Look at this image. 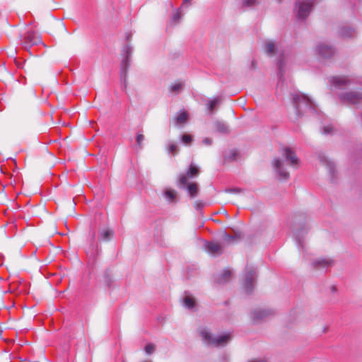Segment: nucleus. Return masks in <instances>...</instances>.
I'll list each match as a JSON object with an SVG mask.
<instances>
[{"label":"nucleus","mask_w":362,"mask_h":362,"mask_svg":"<svg viewBox=\"0 0 362 362\" xmlns=\"http://www.w3.org/2000/svg\"><path fill=\"white\" fill-rule=\"evenodd\" d=\"M293 103L298 117H301L305 112L311 115L317 112L315 103L306 95L297 92L293 95Z\"/></svg>","instance_id":"1"},{"label":"nucleus","mask_w":362,"mask_h":362,"mask_svg":"<svg viewBox=\"0 0 362 362\" xmlns=\"http://www.w3.org/2000/svg\"><path fill=\"white\" fill-rule=\"evenodd\" d=\"M200 335L203 341L209 346H224L230 340V334H223L219 336L213 335L206 327H202L199 329Z\"/></svg>","instance_id":"2"},{"label":"nucleus","mask_w":362,"mask_h":362,"mask_svg":"<svg viewBox=\"0 0 362 362\" xmlns=\"http://www.w3.org/2000/svg\"><path fill=\"white\" fill-rule=\"evenodd\" d=\"M133 48L129 45H126L122 49V61L121 62L120 78L123 88L127 86V71L130 65L129 58L132 54Z\"/></svg>","instance_id":"3"},{"label":"nucleus","mask_w":362,"mask_h":362,"mask_svg":"<svg viewBox=\"0 0 362 362\" xmlns=\"http://www.w3.org/2000/svg\"><path fill=\"white\" fill-rule=\"evenodd\" d=\"M313 2V0H298L296 3L295 13L298 19L304 20L310 15Z\"/></svg>","instance_id":"4"},{"label":"nucleus","mask_w":362,"mask_h":362,"mask_svg":"<svg viewBox=\"0 0 362 362\" xmlns=\"http://www.w3.org/2000/svg\"><path fill=\"white\" fill-rule=\"evenodd\" d=\"M257 274L255 269L252 266H247L244 273V288L247 293H251L255 286Z\"/></svg>","instance_id":"5"},{"label":"nucleus","mask_w":362,"mask_h":362,"mask_svg":"<svg viewBox=\"0 0 362 362\" xmlns=\"http://www.w3.org/2000/svg\"><path fill=\"white\" fill-rule=\"evenodd\" d=\"M315 52L322 58L329 59L334 54L335 48L326 42H320L317 45Z\"/></svg>","instance_id":"6"},{"label":"nucleus","mask_w":362,"mask_h":362,"mask_svg":"<svg viewBox=\"0 0 362 362\" xmlns=\"http://www.w3.org/2000/svg\"><path fill=\"white\" fill-rule=\"evenodd\" d=\"M312 265L315 269L324 271L332 267L334 261L330 258L319 257L313 261Z\"/></svg>","instance_id":"7"},{"label":"nucleus","mask_w":362,"mask_h":362,"mask_svg":"<svg viewBox=\"0 0 362 362\" xmlns=\"http://www.w3.org/2000/svg\"><path fill=\"white\" fill-rule=\"evenodd\" d=\"M179 185L180 187H185L186 186V189L189 193V194L192 197H194L197 195L198 188L196 183H189L187 184V178L185 175H181L179 177Z\"/></svg>","instance_id":"8"},{"label":"nucleus","mask_w":362,"mask_h":362,"mask_svg":"<svg viewBox=\"0 0 362 362\" xmlns=\"http://www.w3.org/2000/svg\"><path fill=\"white\" fill-rule=\"evenodd\" d=\"M323 162L328 171L330 182L332 184H337L338 181V172L334 162L328 158H325Z\"/></svg>","instance_id":"9"},{"label":"nucleus","mask_w":362,"mask_h":362,"mask_svg":"<svg viewBox=\"0 0 362 362\" xmlns=\"http://www.w3.org/2000/svg\"><path fill=\"white\" fill-rule=\"evenodd\" d=\"M273 166L280 180H286L288 178L289 174L284 168V160L274 159Z\"/></svg>","instance_id":"10"},{"label":"nucleus","mask_w":362,"mask_h":362,"mask_svg":"<svg viewBox=\"0 0 362 362\" xmlns=\"http://www.w3.org/2000/svg\"><path fill=\"white\" fill-rule=\"evenodd\" d=\"M283 156L287 163L291 166L296 168L298 166V158L296 157V153L291 148H285L283 150Z\"/></svg>","instance_id":"11"},{"label":"nucleus","mask_w":362,"mask_h":362,"mask_svg":"<svg viewBox=\"0 0 362 362\" xmlns=\"http://www.w3.org/2000/svg\"><path fill=\"white\" fill-rule=\"evenodd\" d=\"M206 250L212 255L221 254L222 252L221 245L218 243L207 242L205 243Z\"/></svg>","instance_id":"12"},{"label":"nucleus","mask_w":362,"mask_h":362,"mask_svg":"<svg viewBox=\"0 0 362 362\" xmlns=\"http://www.w3.org/2000/svg\"><path fill=\"white\" fill-rule=\"evenodd\" d=\"M361 98V94L358 92H349L344 97V100L354 104L359 103Z\"/></svg>","instance_id":"13"},{"label":"nucleus","mask_w":362,"mask_h":362,"mask_svg":"<svg viewBox=\"0 0 362 362\" xmlns=\"http://www.w3.org/2000/svg\"><path fill=\"white\" fill-rule=\"evenodd\" d=\"M231 271L228 269H224L219 275L216 277V281L219 284H223L230 280Z\"/></svg>","instance_id":"14"},{"label":"nucleus","mask_w":362,"mask_h":362,"mask_svg":"<svg viewBox=\"0 0 362 362\" xmlns=\"http://www.w3.org/2000/svg\"><path fill=\"white\" fill-rule=\"evenodd\" d=\"M188 119V115L185 111H180L175 117L176 125L184 124Z\"/></svg>","instance_id":"15"},{"label":"nucleus","mask_w":362,"mask_h":362,"mask_svg":"<svg viewBox=\"0 0 362 362\" xmlns=\"http://www.w3.org/2000/svg\"><path fill=\"white\" fill-rule=\"evenodd\" d=\"M26 42L31 45H37L40 42V39L35 33L33 32H28L26 36L25 37Z\"/></svg>","instance_id":"16"},{"label":"nucleus","mask_w":362,"mask_h":362,"mask_svg":"<svg viewBox=\"0 0 362 362\" xmlns=\"http://www.w3.org/2000/svg\"><path fill=\"white\" fill-rule=\"evenodd\" d=\"M163 195L168 202L171 203L175 201L177 197V192L170 189H167L164 191Z\"/></svg>","instance_id":"17"},{"label":"nucleus","mask_w":362,"mask_h":362,"mask_svg":"<svg viewBox=\"0 0 362 362\" xmlns=\"http://www.w3.org/2000/svg\"><path fill=\"white\" fill-rule=\"evenodd\" d=\"M330 88L331 90L337 93L338 90L339 89V76H332L329 78Z\"/></svg>","instance_id":"18"},{"label":"nucleus","mask_w":362,"mask_h":362,"mask_svg":"<svg viewBox=\"0 0 362 362\" xmlns=\"http://www.w3.org/2000/svg\"><path fill=\"white\" fill-rule=\"evenodd\" d=\"M113 234L112 230L109 228H103L100 232V239L103 241H107L110 239Z\"/></svg>","instance_id":"19"},{"label":"nucleus","mask_w":362,"mask_h":362,"mask_svg":"<svg viewBox=\"0 0 362 362\" xmlns=\"http://www.w3.org/2000/svg\"><path fill=\"white\" fill-rule=\"evenodd\" d=\"M268 315V312L265 310H255L252 313V318L254 320H262Z\"/></svg>","instance_id":"20"},{"label":"nucleus","mask_w":362,"mask_h":362,"mask_svg":"<svg viewBox=\"0 0 362 362\" xmlns=\"http://www.w3.org/2000/svg\"><path fill=\"white\" fill-rule=\"evenodd\" d=\"M264 49L267 54L272 56L276 52V47L273 42H265Z\"/></svg>","instance_id":"21"},{"label":"nucleus","mask_w":362,"mask_h":362,"mask_svg":"<svg viewBox=\"0 0 362 362\" xmlns=\"http://www.w3.org/2000/svg\"><path fill=\"white\" fill-rule=\"evenodd\" d=\"M335 131L332 124H325L321 129L322 134L325 136L332 135Z\"/></svg>","instance_id":"22"},{"label":"nucleus","mask_w":362,"mask_h":362,"mask_svg":"<svg viewBox=\"0 0 362 362\" xmlns=\"http://www.w3.org/2000/svg\"><path fill=\"white\" fill-rule=\"evenodd\" d=\"M194 299L190 296H186L183 300V305L188 308L192 309L194 306Z\"/></svg>","instance_id":"23"},{"label":"nucleus","mask_w":362,"mask_h":362,"mask_svg":"<svg viewBox=\"0 0 362 362\" xmlns=\"http://www.w3.org/2000/svg\"><path fill=\"white\" fill-rule=\"evenodd\" d=\"M184 86V83L182 81H176L170 86V90L172 93L175 94L178 93Z\"/></svg>","instance_id":"24"},{"label":"nucleus","mask_w":362,"mask_h":362,"mask_svg":"<svg viewBox=\"0 0 362 362\" xmlns=\"http://www.w3.org/2000/svg\"><path fill=\"white\" fill-rule=\"evenodd\" d=\"M220 100V97H217L212 100H210L207 103L208 110L209 111H212L214 109V107L219 103Z\"/></svg>","instance_id":"25"},{"label":"nucleus","mask_w":362,"mask_h":362,"mask_svg":"<svg viewBox=\"0 0 362 362\" xmlns=\"http://www.w3.org/2000/svg\"><path fill=\"white\" fill-rule=\"evenodd\" d=\"M199 173V170L198 168L195 166V165H191L189 166V168L187 173V177H193L194 176H197Z\"/></svg>","instance_id":"26"},{"label":"nucleus","mask_w":362,"mask_h":362,"mask_svg":"<svg viewBox=\"0 0 362 362\" xmlns=\"http://www.w3.org/2000/svg\"><path fill=\"white\" fill-rule=\"evenodd\" d=\"M215 127H216V130L219 132L225 133V132H227V131H228L227 126L223 122H216L215 123Z\"/></svg>","instance_id":"27"},{"label":"nucleus","mask_w":362,"mask_h":362,"mask_svg":"<svg viewBox=\"0 0 362 362\" xmlns=\"http://www.w3.org/2000/svg\"><path fill=\"white\" fill-rule=\"evenodd\" d=\"M258 4V0H243V6L245 7H254Z\"/></svg>","instance_id":"28"},{"label":"nucleus","mask_w":362,"mask_h":362,"mask_svg":"<svg viewBox=\"0 0 362 362\" xmlns=\"http://www.w3.org/2000/svg\"><path fill=\"white\" fill-rule=\"evenodd\" d=\"M234 238L226 233H223L222 240L224 243H230L233 240Z\"/></svg>","instance_id":"29"},{"label":"nucleus","mask_w":362,"mask_h":362,"mask_svg":"<svg viewBox=\"0 0 362 362\" xmlns=\"http://www.w3.org/2000/svg\"><path fill=\"white\" fill-rule=\"evenodd\" d=\"M155 350V346L152 344H148L145 346V352L146 354H151Z\"/></svg>","instance_id":"30"},{"label":"nucleus","mask_w":362,"mask_h":362,"mask_svg":"<svg viewBox=\"0 0 362 362\" xmlns=\"http://www.w3.org/2000/svg\"><path fill=\"white\" fill-rule=\"evenodd\" d=\"M144 141V136L142 134H138L136 136V143L139 148L142 147V143Z\"/></svg>","instance_id":"31"},{"label":"nucleus","mask_w":362,"mask_h":362,"mask_svg":"<svg viewBox=\"0 0 362 362\" xmlns=\"http://www.w3.org/2000/svg\"><path fill=\"white\" fill-rule=\"evenodd\" d=\"M192 140V136L189 134H184L182 136V141L185 144H189Z\"/></svg>","instance_id":"32"},{"label":"nucleus","mask_w":362,"mask_h":362,"mask_svg":"<svg viewBox=\"0 0 362 362\" xmlns=\"http://www.w3.org/2000/svg\"><path fill=\"white\" fill-rule=\"evenodd\" d=\"M180 19V11H177L171 18V23L175 24Z\"/></svg>","instance_id":"33"},{"label":"nucleus","mask_w":362,"mask_h":362,"mask_svg":"<svg viewBox=\"0 0 362 362\" xmlns=\"http://www.w3.org/2000/svg\"><path fill=\"white\" fill-rule=\"evenodd\" d=\"M176 150H177V145L175 144H174V143L169 144V145H168V151L170 153H175L176 151Z\"/></svg>","instance_id":"34"},{"label":"nucleus","mask_w":362,"mask_h":362,"mask_svg":"<svg viewBox=\"0 0 362 362\" xmlns=\"http://www.w3.org/2000/svg\"><path fill=\"white\" fill-rule=\"evenodd\" d=\"M224 192L227 193H239L240 189L238 188H228L226 189Z\"/></svg>","instance_id":"35"},{"label":"nucleus","mask_w":362,"mask_h":362,"mask_svg":"<svg viewBox=\"0 0 362 362\" xmlns=\"http://www.w3.org/2000/svg\"><path fill=\"white\" fill-rule=\"evenodd\" d=\"M204 207V204L202 202L197 201L194 204V208L196 210H201Z\"/></svg>","instance_id":"36"},{"label":"nucleus","mask_w":362,"mask_h":362,"mask_svg":"<svg viewBox=\"0 0 362 362\" xmlns=\"http://www.w3.org/2000/svg\"><path fill=\"white\" fill-rule=\"evenodd\" d=\"M202 143H203V144H204L206 146H209L211 144L212 141H211V139L209 138H204L202 140Z\"/></svg>","instance_id":"37"},{"label":"nucleus","mask_w":362,"mask_h":362,"mask_svg":"<svg viewBox=\"0 0 362 362\" xmlns=\"http://www.w3.org/2000/svg\"><path fill=\"white\" fill-rule=\"evenodd\" d=\"M278 66H279V71H281L282 68H283V59H279Z\"/></svg>","instance_id":"38"},{"label":"nucleus","mask_w":362,"mask_h":362,"mask_svg":"<svg viewBox=\"0 0 362 362\" xmlns=\"http://www.w3.org/2000/svg\"><path fill=\"white\" fill-rule=\"evenodd\" d=\"M249 362H266V361L264 359H254Z\"/></svg>","instance_id":"39"},{"label":"nucleus","mask_w":362,"mask_h":362,"mask_svg":"<svg viewBox=\"0 0 362 362\" xmlns=\"http://www.w3.org/2000/svg\"><path fill=\"white\" fill-rule=\"evenodd\" d=\"M192 0H183L184 4H189Z\"/></svg>","instance_id":"40"},{"label":"nucleus","mask_w":362,"mask_h":362,"mask_svg":"<svg viewBox=\"0 0 362 362\" xmlns=\"http://www.w3.org/2000/svg\"><path fill=\"white\" fill-rule=\"evenodd\" d=\"M296 244H297L298 247L300 246L301 243H300V240H298V239L296 240Z\"/></svg>","instance_id":"41"},{"label":"nucleus","mask_w":362,"mask_h":362,"mask_svg":"<svg viewBox=\"0 0 362 362\" xmlns=\"http://www.w3.org/2000/svg\"><path fill=\"white\" fill-rule=\"evenodd\" d=\"M340 83H341V86L345 83V81L341 77V81H340Z\"/></svg>","instance_id":"42"},{"label":"nucleus","mask_w":362,"mask_h":362,"mask_svg":"<svg viewBox=\"0 0 362 362\" xmlns=\"http://www.w3.org/2000/svg\"><path fill=\"white\" fill-rule=\"evenodd\" d=\"M130 37H131V35L128 34V35H127V40H129V38H130Z\"/></svg>","instance_id":"43"},{"label":"nucleus","mask_w":362,"mask_h":362,"mask_svg":"<svg viewBox=\"0 0 362 362\" xmlns=\"http://www.w3.org/2000/svg\"><path fill=\"white\" fill-rule=\"evenodd\" d=\"M282 0H276L277 2L280 3Z\"/></svg>","instance_id":"44"}]
</instances>
